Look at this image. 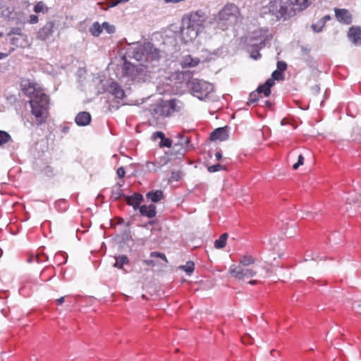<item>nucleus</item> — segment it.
Masks as SVG:
<instances>
[{
    "instance_id": "7",
    "label": "nucleus",
    "mask_w": 361,
    "mask_h": 361,
    "mask_svg": "<svg viewBox=\"0 0 361 361\" xmlns=\"http://www.w3.org/2000/svg\"><path fill=\"white\" fill-rule=\"evenodd\" d=\"M270 39L271 35H269L267 29L259 28L249 35L247 43L250 48L261 49L265 46V42Z\"/></svg>"
},
{
    "instance_id": "41",
    "label": "nucleus",
    "mask_w": 361,
    "mask_h": 361,
    "mask_svg": "<svg viewBox=\"0 0 361 361\" xmlns=\"http://www.w3.org/2000/svg\"><path fill=\"white\" fill-rule=\"evenodd\" d=\"M250 51H251V54H250V56L257 60L258 59H259L261 57V54H259V50L260 49H258L257 48H250Z\"/></svg>"
},
{
    "instance_id": "8",
    "label": "nucleus",
    "mask_w": 361,
    "mask_h": 361,
    "mask_svg": "<svg viewBox=\"0 0 361 361\" xmlns=\"http://www.w3.org/2000/svg\"><path fill=\"white\" fill-rule=\"evenodd\" d=\"M228 273L236 279L245 281L249 278L256 276L257 271L252 267H241L233 264L230 267Z\"/></svg>"
},
{
    "instance_id": "24",
    "label": "nucleus",
    "mask_w": 361,
    "mask_h": 361,
    "mask_svg": "<svg viewBox=\"0 0 361 361\" xmlns=\"http://www.w3.org/2000/svg\"><path fill=\"white\" fill-rule=\"evenodd\" d=\"M312 3L311 0H294L292 2V7L296 6V9L299 11L305 10Z\"/></svg>"
},
{
    "instance_id": "35",
    "label": "nucleus",
    "mask_w": 361,
    "mask_h": 361,
    "mask_svg": "<svg viewBox=\"0 0 361 361\" xmlns=\"http://www.w3.org/2000/svg\"><path fill=\"white\" fill-rule=\"evenodd\" d=\"M145 167L148 170V171H155L158 168L160 167L159 164H157L153 161H147L145 163Z\"/></svg>"
},
{
    "instance_id": "54",
    "label": "nucleus",
    "mask_w": 361,
    "mask_h": 361,
    "mask_svg": "<svg viewBox=\"0 0 361 361\" xmlns=\"http://www.w3.org/2000/svg\"><path fill=\"white\" fill-rule=\"evenodd\" d=\"M259 283V281L257 280H251L248 282V283L250 285H256V284H258Z\"/></svg>"
},
{
    "instance_id": "36",
    "label": "nucleus",
    "mask_w": 361,
    "mask_h": 361,
    "mask_svg": "<svg viewBox=\"0 0 361 361\" xmlns=\"http://www.w3.org/2000/svg\"><path fill=\"white\" fill-rule=\"evenodd\" d=\"M259 94L258 93V92L257 90H256V92H253L250 93V96H249L248 101H247V104L250 105V104L255 103V102H257V100H259Z\"/></svg>"
},
{
    "instance_id": "4",
    "label": "nucleus",
    "mask_w": 361,
    "mask_h": 361,
    "mask_svg": "<svg viewBox=\"0 0 361 361\" xmlns=\"http://www.w3.org/2000/svg\"><path fill=\"white\" fill-rule=\"evenodd\" d=\"M240 13L238 8L233 4H226L214 17L217 27L222 30H226L228 26L237 22Z\"/></svg>"
},
{
    "instance_id": "26",
    "label": "nucleus",
    "mask_w": 361,
    "mask_h": 361,
    "mask_svg": "<svg viewBox=\"0 0 361 361\" xmlns=\"http://www.w3.org/2000/svg\"><path fill=\"white\" fill-rule=\"evenodd\" d=\"M228 238L227 233H223L220 235V237L216 239L214 242V247L217 249H222L226 245V240Z\"/></svg>"
},
{
    "instance_id": "62",
    "label": "nucleus",
    "mask_w": 361,
    "mask_h": 361,
    "mask_svg": "<svg viewBox=\"0 0 361 361\" xmlns=\"http://www.w3.org/2000/svg\"><path fill=\"white\" fill-rule=\"evenodd\" d=\"M2 34L0 32V37H1Z\"/></svg>"
},
{
    "instance_id": "5",
    "label": "nucleus",
    "mask_w": 361,
    "mask_h": 361,
    "mask_svg": "<svg viewBox=\"0 0 361 361\" xmlns=\"http://www.w3.org/2000/svg\"><path fill=\"white\" fill-rule=\"evenodd\" d=\"M182 108L183 103L176 99L161 100L153 109V114L157 118H166L180 111Z\"/></svg>"
},
{
    "instance_id": "1",
    "label": "nucleus",
    "mask_w": 361,
    "mask_h": 361,
    "mask_svg": "<svg viewBox=\"0 0 361 361\" xmlns=\"http://www.w3.org/2000/svg\"><path fill=\"white\" fill-rule=\"evenodd\" d=\"M23 92L30 97L31 113L35 116L36 123H46L49 116V99L43 90L35 82L23 85Z\"/></svg>"
},
{
    "instance_id": "32",
    "label": "nucleus",
    "mask_w": 361,
    "mask_h": 361,
    "mask_svg": "<svg viewBox=\"0 0 361 361\" xmlns=\"http://www.w3.org/2000/svg\"><path fill=\"white\" fill-rule=\"evenodd\" d=\"M123 195V191L121 188V185L116 186L113 188L111 197L114 200H118Z\"/></svg>"
},
{
    "instance_id": "15",
    "label": "nucleus",
    "mask_w": 361,
    "mask_h": 361,
    "mask_svg": "<svg viewBox=\"0 0 361 361\" xmlns=\"http://www.w3.org/2000/svg\"><path fill=\"white\" fill-rule=\"evenodd\" d=\"M349 39L355 45L361 44V28L352 27L348 34Z\"/></svg>"
},
{
    "instance_id": "22",
    "label": "nucleus",
    "mask_w": 361,
    "mask_h": 361,
    "mask_svg": "<svg viewBox=\"0 0 361 361\" xmlns=\"http://www.w3.org/2000/svg\"><path fill=\"white\" fill-rule=\"evenodd\" d=\"M146 198L148 201L157 203L164 198V192L161 190L149 191L146 194Z\"/></svg>"
},
{
    "instance_id": "2",
    "label": "nucleus",
    "mask_w": 361,
    "mask_h": 361,
    "mask_svg": "<svg viewBox=\"0 0 361 361\" xmlns=\"http://www.w3.org/2000/svg\"><path fill=\"white\" fill-rule=\"evenodd\" d=\"M127 53L130 57L140 62H149L160 57L159 51L149 42L133 43L128 48Z\"/></svg>"
},
{
    "instance_id": "44",
    "label": "nucleus",
    "mask_w": 361,
    "mask_h": 361,
    "mask_svg": "<svg viewBox=\"0 0 361 361\" xmlns=\"http://www.w3.org/2000/svg\"><path fill=\"white\" fill-rule=\"evenodd\" d=\"M164 136L165 135L164 133L161 131H157L152 135V140L156 141L158 138L160 140L164 138Z\"/></svg>"
},
{
    "instance_id": "31",
    "label": "nucleus",
    "mask_w": 361,
    "mask_h": 361,
    "mask_svg": "<svg viewBox=\"0 0 361 361\" xmlns=\"http://www.w3.org/2000/svg\"><path fill=\"white\" fill-rule=\"evenodd\" d=\"M180 269L184 270L188 275H191L195 269V264L192 261H188L183 266H180Z\"/></svg>"
},
{
    "instance_id": "46",
    "label": "nucleus",
    "mask_w": 361,
    "mask_h": 361,
    "mask_svg": "<svg viewBox=\"0 0 361 361\" xmlns=\"http://www.w3.org/2000/svg\"><path fill=\"white\" fill-rule=\"evenodd\" d=\"M116 173H117V176L119 178H123L125 176V174H126V171H125L124 167H123V166L119 167L117 169Z\"/></svg>"
},
{
    "instance_id": "34",
    "label": "nucleus",
    "mask_w": 361,
    "mask_h": 361,
    "mask_svg": "<svg viewBox=\"0 0 361 361\" xmlns=\"http://www.w3.org/2000/svg\"><path fill=\"white\" fill-rule=\"evenodd\" d=\"M103 30H106V32L109 34H113L116 31V27L114 25L109 23L108 22H104L102 23Z\"/></svg>"
},
{
    "instance_id": "37",
    "label": "nucleus",
    "mask_w": 361,
    "mask_h": 361,
    "mask_svg": "<svg viewBox=\"0 0 361 361\" xmlns=\"http://www.w3.org/2000/svg\"><path fill=\"white\" fill-rule=\"evenodd\" d=\"M348 204H357L358 202V198H356V194L355 192H351L348 195V196L345 198Z\"/></svg>"
},
{
    "instance_id": "42",
    "label": "nucleus",
    "mask_w": 361,
    "mask_h": 361,
    "mask_svg": "<svg viewBox=\"0 0 361 361\" xmlns=\"http://www.w3.org/2000/svg\"><path fill=\"white\" fill-rule=\"evenodd\" d=\"M304 157L302 154H300L298 158V161L293 165V169L296 170L299 168L300 166H302L304 164Z\"/></svg>"
},
{
    "instance_id": "13",
    "label": "nucleus",
    "mask_w": 361,
    "mask_h": 361,
    "mask_svg": "<svg viewBox=\"0 0 361 361\" xmlns=\"http://www.w3.org/2000/svg\"><path fill=\"white\" fill-rule=\"evenodd\" d=\"M335 16L337 20L344 24H350L352 23V16L350 12L344 8H335Z\"/></svg>"
},
{
    "instance_id": "21",
    "label": "nucleus",
    "mask_w": 361,
    "mask_h": 361,
    "mask_svg": "<svg viewBox=\"0 0 361 361\" xmlns=\"http://www.w3.org/2000/svg\"><path fill=\"white\" fill-rule=\"evenodd\" d=\"M275 84L272 79H268L263 85H259L257 91L258 93L263 94L264 96L268 97L271 94V87Z\"/></svg>"
},
{
    "instance_id": "10",
    "label": "nucleus",
    "mask_w": 361,
    "mask_h": 361,
    "mask_svg": "<svg viewBox=\"0 0 361 361\" xmlns=\"http://www.w3.org/2000/svg\"><path fill=\"white\" fill-rule=\"evenodd\" d=\"M199 32L200 30L189 24L185 23V21L182 20L180 36L184 43L187 44L193 42L197 37Z\"/></svg>"
},
{
    "instance_id": "20",
    "label": "nucleus",
    "mask_w": 361,
    "mask_h": 361,
    "mask_svg": "<svg viewBox=\"0 0 361 361\" xmlns=\"http://www.w3.org/2000/svg\"><path fill=\"white\" fill-rule=\"evenodd\" d=\"M140 213L144 216L153 218L157 214L156 207L152 204L149 205H142L140 207Z\"/></svg>"
},
{
    "instance_id": "60",
    "label": "nucleus",
    "mask_w": 361,
    "mask_h": 361,
    "mask_svg": "<svg viewBox=\"0 0 361 361\" xmlns=\"http://www.w3.org/2000/svg\"><path fill=\"white\" fill-rule=\"evenodd\" d=\"M189 142L188 139L186 138L185 140V143H188Z\"/></svg>"
},
{
    "instance_id": "49",
    "label": "nucleus",
    "mask_w": 361,
    "mask_h": 361,
    "mask_svg": "<svg viewBox=\"0 0 361 361\" xmlns=\"http://www.w3.org/2000/svg\"><path fill=\"white\" fill-rule=\"evenodd\" d=\"M128 1H129V0H114V1L111 3V6H117L118 4L128 2Z\"/></svg>"
},
{
    "instance_id": "30",
    "label": "nucleus",
    "mask_w": 361,
    "mask_h": 361,
    "mask_svg": "<svg viewBox=\"0 0 361 361\" xmlns=\"http://www.w3.org/2000/svg\"><path fill=\"white\" fill-rule=\"evenodd\" d=\"M33 11L37 13H47L49 11V8L46 6V4L43 1H39L34 6Z\"/></svg>"
},
{
    "instance_id": "52",
    "label": "nucleus",
    "mask_w": 361,
    "mask_h": 361,
    "mask_svg": "<svg viewBox=\"0 0 361 361\" xmlns=\"http://www.w3.org/2000/svg\"><path fill=\"white\" fill-rule=\"evenodd\" d=\"M250 338L248 336H245L242 339V341L245 344L251 343V342L249 341Z\"/></svg>"
},
{
    "instance_id": "27",
    "label": "nucleus",
    "mask_w": 361,
    "mask_h": 361,
    "mask_svg": "<svg viewBox=\"0 0 361 361\" xmlns=\"http://www.w3.org/2000/svg\"><path fill=\"white\" fill-rule=\"evenodd\" d=\"M13 142L11 136L4 130H0V147Z\"/></svg>"
},
{
    "instance_id": "59",
    "label": "nucleus",
    "mask_w": 361,
    "mask_h": 361,
    "mask_svg": "<svg viewBox=\"0 0 361 361\" xmlns=\"http://www.w3.org/2000/svg\"><path fill=\"white\" fill-rule=\"evenodd\" d=\"M358 312L360 314H361V305L358 307Z\"/></svg>"
},
{
    "instance_id": "50",
    "label": "nucleus",
    "mask_w": 361,
    "mask_h": 361,
    "mask_svg": "<svg viewBox=\"0 0 361 361\" xmlns=\"http://www.w3.org/2000/svg\"><path fill=\"white\" fill-rule=\"evenodd\" d=\"M144 263L147 266H154V262L152 259H146L144 261Z\"/></svg>"
},
{
    "instance_id": "14",
    "label": "nucleus",
    "mask_w": 361,
    "mask_h": 361,
    "mask_svg": "<svg viewBox=\"0 0 361 361\" xmlns=\"http://www.w3.org/2000/svg\"><path fill=\"white\" fill-rule=\"evenodd\" d=\"M108 91L117 99H123L125 97V92L121 88V85L116 82H111L108 87Z\"/></svg>"
},
{
    "instance_id": "18",
    "label": "nucleus",
    "mask_w": 361,
    "mask_h": 361,
    "mask_svg": "<svg viewBox=\"0 0 361 361\" xmlns=\"http://www.w3.org/2000/svg\"><path fill=\"white\" fill-rule=\"evenodd\" d=\"M200 62V61L198 58L192 57L191 55L188 54L182 58L180 65L183 68H192L197 66Z\"/></svg>"
},
{
    "instance_id": "56",
    "label": "nucleus",
    "mask_w": 361,
    "mask_h": 361,
    "mask_svg": "<svg viewBox=\"0 0 361 361\" xmlns=\"http://www.w3.org/2000/svg\"><path fill=\"white\" fill-rule=\"evenodd\" d=\"M330 19H331V16L329 15H326V16H324L322 18H321L320 20H324L325 23H326V21L329 20Z\"/></svg>"
},
{
    "instance_id": "58",
    "label": "nucleus",
    "mask_w": 361,
    "mask_h": 361,
    "mask_svg": "<svg viewBox=\"0 0 361 361\" xmlns=\"http://www.w3.org/2000/svg\"><path fill=\"white\" fill-rule=\"evenodd\" d=\"M185 154V149H182V152H179L180 155H183Z\"/></svg>"
},
{
    "instance_id": "38",
    "label": "nucleus",
    "mask_w": 361,
    "mask_h": 361,
    "mask_svg": "<svg viewBox=\"0 0 361 361\" xmlns=\"http://www.w3.org/2000/svg\"><path fill=\"white\" fill-rule=\"evenodd\" d=\"M225 169H226L225 166H224L219 164H216L208 166L207 170L209 173H214V172L219 171L220 170H224Z\"/></svg>"
},
{
    "instance_id": "55",
    "label": "nucleus",
    "mask_w": 361,
    "mask_h": 361,
    "mask_svg": "<svg viewBox=\"0 0 361 361\" xmlns=\"http://www.w3.org/2000/svg\"><path fill=\"white\" fill-rule=\"evenodd\" d=\"M264 105H265L266 106H267L268 108H271V102H269V101H268V100H265V101L264 102Z\"/></svg>"
},
{
    "instance_id": "57",
    "label": "nucleus",
    "mask_w": 361,
    "mask_h": 361,
    "mask_svg": "<svg viewBox=\"0 0 361 361\" xmlns=\"http://www.w3.org/2000/svg\"><path fill=\"white\" fill-rule=\"evenodd\" d=\"M7 56V54H4V53H2V52H0V60L6 58Z\"/></svg>"
},
{
    "instance_id": "28",
    "label": "nucleus",
    "mask_w": 361,
    "mask_h": 361,
    "mask_svg": "<svg viewBox=\"0 0 361 361\" xmlns=\"http://www.w3.org/2000/svg\"><path fill=\"white\" fill-rule=\"evenodd\" d=\"M67 254L63 252H59L54 256V262L57 265H61L67 262Z\"/></svg>"
},
{
    "instance_id": "43",
    "label": "nucleus",
    "mask_w": 361,
    "mask_h": 361,
    "mask_svg": "<svg viewBox=\"0 0 361 361\" xmlns=\"http://www.w3.org/2000/svg\"><path fill=\"white\" fill-rule=\"evenodd\" d=\"M151 257H159L163 259L165 262H167V258L164 253L158 252H152L150 254Z\"/></svg>"
},
{
    "instance_id": "9",
    "label": "nucleus",
    "mask_w": 361,
    "mask_h": 361,
    "mask_svg": "<svg viewBox=\"0 0 361 361\" xmlns=\"http://www.w3.org/2000/svg\"><path fill=\"white\" fill-rule=\"evenodd\" d=\"M207 19V16L202 11L191 12L188 16L183 18L185 23L190 25L200 31L204 27Z\"/></svg>"
},
{
    "instance_id": "47",
    "label": "nucleus",
    "mask_w": 361,
    "mask_h": 361,
    "mask_svg": "<svg viewBox=\"0 0 361 361\" xmlns=\"http://www.w3.org/2000/svg\"><path fill=\"white\" fill-rule=\"evenodd\" d=\"M39 21L38 16L35 14H32L30 16L29 23L30 24L37 23Z\"/></svg>"
},
{
    "instance_id": "23",
    "label": "nucleus",
    "mask_w": 361,
    "mask_h": 361,
    "mask_svg": "<svg viewBox=\"0 0 361 361\" xmlns=\"http://www.w3.org/2000/svg\"><path fill=\"white\" fill-rule=\"evenodd\" d=\"M256 258L250 255H243L238 259L239 265L241 267H250L255 264Z\"/></svg>"
},
{
    "instance_id": "17",
    "label": "nucleus",
    "mask_w": 361,
    "mask_h": 361,
    "mask_svg": "<svg viewBox=\"0 0 361 361\" xmlns=\"http://www.w3.org/2000/svg\"><path fill=\"white\" fill-rule=\"evenodd\" d=\"M143 200V197L140 193H135L133 195L126 197V202L128 205L132 206L134 209H140V204Z\"/></svg>"
},
{
    "instance_id": "16",
    "label": "nucleus",
    "mask_w": 361,
    "mask_h": 361,
    "mask_svg": "<svg viewBox=\"0 0 361 361\" xmlns=\"http://www.w3.org/2000/svg\"><path fill=\"white\" fill-rule=\"evenodd\" d=\"M228 137V131L225 128H219L212 132L210 134L211 140L224 141Z\"/></svg>"
},
{
    "instance_id": "33",
    "label": "nucleus",
    "mask_w": 361,
    "mask_h": 361,
    "mask_svg": "<svg viewBox=\"0 0 361 361\" xmlns=\"http://www.w3.org/2000/svg\"><path fill=\"white\" fill-rule=\"evenodd\" d=\"M325 25V20H319L316 23L313 24L312 25V28L314 31L317 32H319L322 30V28Z\"/></svg>"
},
{
    "instance_id": "12",
    "label": "nucleus",
    "mask_w": 361,
    "mask_h": 361,
    "mask_svg": "<svg viewBox=\"0 0 361 361\" xmlns=\"http://www.w3.org/2000/svg\"><path fill=\"white\" fill-rule=\"evenodd\" d=\"M55 23L54 21L47 22L37 32V38L45 41L49 39L54 32Z\"/></svg>"
},
{
    "instance_id": "51",
    "label": "nucleus",
    "mask_w": 361,
    "mask_h": 361,
    "mask_svg": "<svg viewBox=\"0 0 361 361\" xmlns=\"http://www.w3.org/2000/svg\"><path fill=\"white\" fill-rule=\"evenodd\" d=\"M215 157L216 158V159L218 161L221 160V158H222V154L221 152V151H217L216 153H215Z\"/></svg>"
},
{
    "instance_id": "45",
    "label": "nucleus",
    "mask_w": 361,
    "mask_h": 361,
    "mask_svg": "<svg viewBox=\"0 0 361 361\" xmlns=\"http://www.w3.org/2000/svg\"><path fill=\"white\" fill-rule=\"evenodd\" d=\"M287 64L284 61H278L277 63V70L281 72H283L286 70Z\"/></svg>"
},
{
    "instance_id": "3",
    "label": "nucleus",
    "mask_w": 361,
    "mask_h": 361,
    "mask_svg": "<svg viewBox=\"0 0 361 361\" xmlns=\"http://www.w3.org/2000/svg\"><path fill=\"white\" fill-rule=\"evenodd\" d=\"M263 14H271L278 20H287L295 15L291 0H271L261 9Z\"/></svg>"
},
{
    "instance_id": "19",
    "label": "nucleus",
    "mask_w": 361,
    "mask_h": 361,
    "mask_svg": "<svg viewBox=\"0 0 361 361\" xmlns=\"http://www.w3.org/2000/svg\"><path fill=\"white\" fill-rule=\"evenodd\" d=\"M75 123L80 126L88 125L91 121V116L87 111H82L78 114L75 117Z\"/></svg>"
},
{
    "instance_id": "48",
    "label": "nucleus",
    "mask_w": 361,
    "mask_h": 361,
    "mask_svg": "<svg viewBox=\"0 0 361 361\" xmlns=\"http://www.w3.org/2000/svg\"><path fill=\"white\" fill-rule=\"evenodd\" d=\"M36 261L37 263H39L42 260L39 259V257L38 255L37 256H32L30 257V258L28 259L29 262Z\"/></svg>"
},
{
    "instance_id": "25",
    "label": "nucleus",
    "mask_w": 361,
    "mask_h": 361,
    "mask_svg": "<svg viewBox=\"0 0 361 361\" xmlns=\"http://www.w3.org/2000/svg\"><path fill=\"white\" fill-rule=\"evenodd\" d=\"M116 262L114 264V267L118 268L119 269H122L123 265L128 264L129 263V259L127 256L122 255L118 257H116Z\"/></svg>"
},
{
    "instance_id": "61",
    "label": "nucleus",
    "mask_w": 361,
    "mask_h": 361,
    "mask_svg": "<svg viewBox=\"0 0 361 361\" xmlns=\"http://www.w3.org/2000/svg\"><path fill=\"white\" fill-rule=\"evenodd\" d=\"M284 124H285L284 120H282L281 121V125H284Z\"/></svg>"
},
{
    "instance_id": "29",
    "label": "nucleus",
    "mask_w": 361,
    "mask_h": 361,
    "mask_svg": "<svg viewBox=\"0 0 361 361\" xmlns=\"http://www.w3.org/2000/svg\"><path fill=\"white\" fill-rule=\"evenodd\" d=\"M102 24L100 25L98 22L94 23L90 28V33L94 37H98L102 33Z\"/></svg>"
},
{
    "instance_id": "53",
    "label": "nucleus",
    "mask_w": 361,
    "mask_h": 361,
    "mask_svg": "<svg viewBox=\"0 0 361 361\" xmlns=\"http://www.w3.org/2000/svg\"><path fill=\"white\" fill-rule=\"evenodd\" d=\"M64 302V297H61L56 300L57 305H61Z\"/></svg>"
},
{
    "instance_id": "39",
    "label": "nucleus",
    "mask_w": 361,
    "mask_h": 361,
    "mask_svg": "<svg viewBox=\"0 0 361 361\" xmlns=\"http://www.w3.org/2000/svg\"><path fill=\"white\" fill-rule=\"evenodd\" d=\"M172 145V141L164 136V138L161 139L159 146L162 147H171Z\"/></svg>"
},
{
    "instance_id": "11",
    "label": "nucleus",
    "mask_w": 361,
    "mask_h": 361,
    "mask_svg": "<svg viewBox=\"0 0 361 361\" xmlns=\"http://www.w3.org/2000/svg\"><path fill=\"white\" fill-rule=\"evenodd\" d=\"M140 73L139 68L130 63H125L122 68V74L127 77L129 80L135 81L138 80Z\"/></svg>"
},
{
    "instance_id": "40",
    "label": "nucleus",
    "mask_w": 361,
    "mask_h": 361,
    "mask_svg": "<svg viewBox=\"0 0 361 361\" xmlns=\"http://www.w3.org/2000/svg\"><path fill=\"white\" fill-rule=\"evenodd\" d=\"M271 79H272L274 81V80H283V72L278 71V70H275L271 74Z\"/></svg>"
},
{
    "instance_id": "6",
    "label": "nucleus",
    "mask_w": 361,
    "mask_h": 361,
    "mask_svg": "<svg viewBox=\"0 0 361 361\" xmlns=\"http://www.w3.org/2000/svg\"><path fill=\"white\" fill-rule=\"evenodd\" d=\"M188 87L192 94L200 100L209 99L214 91L212 84L198 79L190 80L188 82Z\"/></svg>"
}]
</instances>
